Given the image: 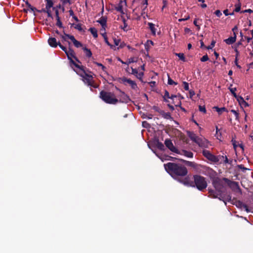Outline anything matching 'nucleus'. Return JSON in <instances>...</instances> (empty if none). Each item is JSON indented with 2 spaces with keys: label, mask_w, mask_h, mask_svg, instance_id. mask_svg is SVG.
Wrapping results in <instances>:
<instances>
[{
  "label": "nucleus",
  "mask_w": 253,
  "mask_h": 253,
  "mask_svg": "<svg viewBox=\"0 0 253 253\" xmlns=\"http://www.w3.org/2000/svg\"><path fill=\"white\" fill-rule=\"evenodd\" d=\"M64 51L65 52L68 57V59L69 61V64L70 66L74 71L76 69L78 68V67L81 66L78 64V63H80V61L76 57L75 53L73 50H69V51H66L64 50Z\"/></svg>",
  "instance_id": "39448f33"
},
{
  "label": "nucleus",
  "mask_w": 253,
  "mask_h": 253,
  "mask_svg": "<svg viewBox=\"0 0 253 253\" xmlns=\"http://www.w3.org/2000/svg\"><path fill=\"white\" fill-rule=\"evenodd\" d=\"M122 19V21L123 22L124 25L121 26V28L123 29L124 31H127V24L126 23V20L123 17V16H121Z\"/></svg>",
  "instance_id": "bb28decb"
},
{
  "label": "nucleus",
  "mask_w": 253,
  "mask_h": 253,
  "mask_svg": "<svg viewBox=\"0 0 253 253\" xmlns=\"http://www.w3.org/2000/svg\"><path fill=\"white\" fill-rule=\"evenodd\" d=\"M165 144L171 151L175 153H178L179 151L178 149L173 145L171 140L167 139L165 141Z\"/></svg>",
  "instance_id": "f8f14e48"
},
{
  "label": "nucleus",
  "mask_w": 253,
  "mask_h": 253,
  "mask_svg": "<svg viewBox=\"0 0 253 253\" xmlns=\"http://www.w3.org/2000/svg\"><path fill=\"white\" fill-rule=\"evenodd\" d=\"M183 161L188 166H189V167H192V168H194L195 169L197 168V167L198 165L194 162H190V161H185V160H183Z\"/></svg>",
  "instance_id": "393cba45"
},
{
  "label": "nucleus",
  "mask_w": 253,
  "mask_h": 253,
  "mask_svg": "<svg viewBox=\"0 0 253 253\" xmlns=\"http://www.w3.org/2000/svg\"><path fill=\"white\" fill-rule=\"evenodd\" d=\"M143 5H144V9H145L147 7V6L148 5V0H143Z\"/></svg>",
  "instance_id": "5fc2aeb1"
},
{
  "label": "nucleus",
  "mask_w": 253,
  "mask_h": 253,
  "mask_svg": "<svg viewBox=\"0 0 253 253\" xmlns=\"http://www.w3.org/2000/svg\"><path fill=\"white\" fill-rule=\"evenodd\" d=\"M238 167L240 169H245L242 165H238Z\"/></svg>",
  "instance_id": "774afa93"
},
{
  "label": "nucleus",
  "mask_w": 253,
  "mask_h": 253,
  "mask_svg": "<svg viewBox=\"0 0 253 253\" xmlns=\"http://www.w3.org/2000/svg\"><path fill=\"white\" fill-rule=\"evenodd\" d=\"M215 42L214 41H212L210 44V45L208 46V47H207L206 48L208 49H212L213 46H214L215 45Z\"/></svg>",
  "instance_id": "c03bdc74"
},
{
  "label": "nucleus",
  "mask_w": 253,
  "mask_h": 253,
  "mask_svg": "<svg viewBox=\"0 0 253 253\" xmlns=\"http://www.w3.org/2000/svg\"><path fill=\"white\" fill-rule=\"evenodd\" d=\"M237 100L240 102V101H242L243 102H245L244 100V99L241 96H237V98H236Z\"/></svg>",
  "instance_id": "bf43d9fd"
},
{
  "label": "nucleus",
  "mask_w": 253,
  "mask_h": 253,
  "mask_svg": "<svg viewBox=\"0 0 253 253\" xmlns=\"http://www.w3.org/2000/svg\"><path fill=\"white\" fill-rule=\"evenodd\" d=\"M137 61L136 58L135 57H131L125 62V64L129 65V64L133 62H136Z\"/></svg>",
  "instance_id": "c756f323"
},
{
  "label": "nucleus",
  "mask_w": 253,
  "mask_h": 253,
  "mask_svg": "<svg viewBox=\"0 0 253 253\" xmlns=\"http://www.w3.org/2000/svg\"><path fill=\"white\" fill-rule=\"evenodd\" d=\"M131 70L132 71L131 74L135 75L136 77V78H138V79H139L140 80H142V78L144 75V73H143V71L139 72L138 73L137 70L136 69H134L132 67L131 68Z\"/></svg>",
  "instance_id": "6ab92c4d"
},
{
  "label": "nucleus",
  "mask_w": 253,
  "mask_h": 253,
  "mask_svg": "<svg viewBox=\"0 0 253 253\" xmlns=\"http://www.w3.org/2000/svg\"><path fill=\"white\" fill-rule=\"evenodd\" d=\"M47 42L50 46L53 48H56L58 45H59L60 48L63 50V45L61 43V42H60V43L58 44V42L57 41V39L54 38L53 37H50L48 39Z\"/></svg>",
  "instance_id": "9d476101"
},
{
  "label": "nucleus",
  "mask_w": 253,
  "mask_h": 253,
  "mask_svg": "<svg viewBox=\"0 0 253 253\" xmlns=\"http://www.w3.org/2000/svg\"><path fill=\"white\" fill-rule=\"evenodd\" d=\"M68 40H70L74 45L78 48L82 46V44L80 42L76 40L73 36L64 34V41Z\"/></svg>",
  "instance_id": "9b49d317"
},
{
  "label": "nucleus",
  "mask_w": 253,
  "mask_h": 253,
  "mask_svg": "<svg viewBox=\"0 0 253 253\" xmlns=\"http://www.w3.org/2000/svg\"><path fill=\"white\" fill-rule=\"evenodd\" d=\"M120 42V41L119 40H114V43L116 45H118Z\"/></svg>",
  "instance_id": "0e129e2a"
},
{
  "label": "nucleus",
  "mask_w": 253,
  "mask_h": 253,
  "mask_svg": "<svg viewBox=\"0 0 253 253\" xmlns=\"http://www.w3.org/2000/svg\"><path fill=\"white\" fill-rule=\"evenodd\" d=\"M100 24V25L102 26V29H101V32H103L104 34H105V29L107 27V18L106 17H101L99 20H97V21Z\"/></svg>",
  "instance_id": "4468645a"
},
{
  "label": "nucleus",
  "mask_w": 253,
  "mask_h": 253,
  "mask_svg": "<svg viewBox=\"0 0 253 253\" xmlns=\"http://www.w3.org/2000/svg\"><path fill=\"white\" fill-rule=\"evenodd\" d=\"M148 25L149 26V28L151 32V33L153 35V36H155L156 35V31H157V29L155 27V24H154L153 23H150V22H149L148 23Z\"/></svg>",
  "instance_id": "5701e85b"
},
{
  "label": "nucleus",
  "mask_w": 253,
  "mask_h": 253,
  "mask_svg": "<svg viewBox=\"0 0 253 253\" xmlns=\"http://www.w3.org/2000/svg\"><path fill=\"white\" fill-rule=\"evenodd\" d=\"M209 59L208 56L206 54L204 55L201 59L200 60L201 62H205L208 61Z\"/></svg>",
  "instance_id": "79ce46f5"
},
{
  "label": "nucleus",
  "mask_w": 253,
  "mask_h": 253,
  "mask_svg": "<svg viewBox=\"0 0 253 253\" xmlns=\"http://www.w3.org/2000/svg\"><path fill=\"white\" fill-rule=\"evenodd\" d=\"M193 179L195 185L198 190L202 191L207 187V183L205 177L201 175H195L193 176Z\"/></svg>",
  "instance_id": "423d86ee"
},
{
  "label": "nucleus",
  "mask_w": 253,
  "mask_h": 253,
  "mask_svg": "<svg viewBox=\"0 0 253 253\" xmlns=\"http://www.w3.org/2000/svg\"><path fill=\"white\" fill-rule=\"evenodd\" d=\"M100 97L105 103L110 104H116L119 102V100L117 98L115 94L111 92L106 91H101L100 92Z\"/></svg>",
  "instance_id": "7ed1b4c3"
},
{
  "label": "nucleus",
  "mask_w": 253,
  "mask_h": 253,
  "mask_svg": "<svg viewBox=\"0 0 253 253\" xmlns=\"http://www.w3.org/2000/svg\"><path fill=\"white\" fill-rule=\"evenodd\" d=\"M179 154L181 155H183L187 158H193V153L191 151H188L186 150H182L181 152H179Z\"/></svg>",
  "instance_id": "4be33fe9"
},
{
  "label": "nucleus",
  "mask_w": 253,
  "mask_h": 253,
  "mask_svg": "<svg viewBox=\"0 0 253 253\" xmlns=\"http://www.w3.org/2000/svg\"><path fill=\"white\" fill-rule=\"evenodd\" d=\"M236 39V36L235 35L234 37H231L229 38L226 39L224 40V42L227 44H232L234 42H235Z\"/></svg>",
  "instance_id": "b1692460"
},
{
  "label": "nucleus",
  "mask_w": 253,
  "mask_h": 253,
  "mask_svg": "<svg viewBox=\"0 0 253 253\" xmlns=\"http://www.w3.org/2000/svg\"><path fill=\"white\" fill-rule=\"evenodd\" d=\"M46 13L47 14V16L48 17H52L50 9H46Z\"/></svg>",
  "instance_id": "de8ad7c7"
},
{
  "label": "nucleus",
  "mask_w": 253,
  "mask_h": 253,
  "mask_svg": "<svg viewBox=\"0 0 253 253\" xmlns=\"http://www.w3.org/2000/svg\"><path fill=\"white\" fill-rule=\"evenodd\" d=\"M223 13H224L226 16H227V15H229V13H228V10H227V9L224 10L223 11Z\"/></svg>",
  "instance_id": "338daca9"
},
{
  "label": "nucleus",
  "mask_w": 253,
  "mask_h": 253,
  "mask_svg": "<svg viewBox=\"0 0 253 253\" xmlns=\"http://www.w3.org/2000/svg\"><path fill=\"white\" fill-rule=\"evenodd\" d=\"M175 55L178 56L179 58V59L180 60H181L182 61H183V62L185 61V56H184V55L183 53H175Z\"/></svg>",
  "instance_id": "7c9ffc66"
},
{
  "label": "nucleus",
  "mask_w": 253,
  "mask_h": 253,
  "mask_svg": "<svg viewBox=\"0 0 253 253\" xmlns=\"http://www.w3.org/2000/svg\"><path fill=\"white\" fill-rule=\"evenodd\" d=\"M162 115L165 118H166L167 119H169L171 118L170 113H165V112H163V113H162Z\"/></svg>",
  "instance_id": "58836bf2"
},
{
  "label": "nucleus",
  "mask_w": 253,
  "mask_h": 253,
  "mask_svg": "<svg viewBox=\"0 0 253 253\" xmlns=\"http://www.w3.org/2000/svg\"><path fill=\"white\" fill-rule=\"evenodd\" d=\"M216 133L215 134V136L216 137V138L219 140H221V134L220 132H218V127L217 126H216Z\"/></svg>",
  "instance_id": "72a5a7b5"
},
{
  "label": "nucleus",
  "mask_w": 253,
  "mask_h": 253,
  "mask_svg": "<svg viewBox=\"0 0 253 253\" xmlns=\"http://www.w3.org/2000/svg\"><path fill=\"white\" fill-rule=\"evenodd\" d=\"M189 94H190V97H192L195 95V92L193 90H190L189 91Z\"/></svg>",
  "instance_id": "4d7b16f0"
},
{
  "label": "nucleus",
  "mask_w": 253,
  "mask_h": 253,
  "mask_svg": "<svg viewBox=\"0 0 253 253\" xmlns=\"http://www.w3.org/2000/svg\"><path fill=\"white\" fill-rule=\"evenodd\" d=\"M75 71L83 78L84 82L87 85L93 88L98 87V85L94 83L92 76L86 73L83 66L78 67V68L76 69Z\"/></svg>",
  "instance_id": "f03ea898"
},
{
  "label": "nucleus",
  "mask_w": 253,
  "mask_h": 253,
  "mask_svg": "<svg viewBox=\"0 0 253 253\" xmlns=\"http://www.w3.org/2000/svg\"><path fill=\"white\" fill-rule=\"evenodd\" d=\"M199 111L203 112L204 113H206V109L205 106L200 105L199 107Z\"/></svg>",
  "instance_id": "37998d69"
},
{
  "label": "nucleus",
  "mask_w": 253,
  "mask_h": 253,
  "mask_svg": "<svg viewBox=\"0 0 253 253\" xmlns=\"http://www.w3.org/2000/svg\"><path fill=\"white\" fill-rule=\"evenodd\" d=\"M122 81L124 83H128L131 86L132 89L134 90H136L137 89V85L134 81L126 78H123L122 79Z\"/></svg>",
  "instance_id": "dca6fc26"
},
{
  "label": "nucleus",
  "mask_w": 253,
  "mask_h": 253,
  "mask_svg": "<svg viewBox=\"0 0 253 253\" xmlns=\"http://www.w3.org/2000/svg\"><path fill=\"white\" fill-rule=\"evenodd\" d=\"M190 18L189 15H187V16H185L183 18H181L178 20L179 21H184L188 20Z\"/></svg>",
  "instance_id": "8fccbe9b"
},
{
  "label": "nucleus",
  "mask_w": 253,
  "mask_h": 253,
  "mask_svg": "<svg viewBox=\"0 0 253 253\" xmlns=\"http://www.w3.org/2000/svg\"><path fill=\"white\" fill-rule=\"evenodd\" d=\"M46 8H42V9L41 10H37L38 11V12H44V13H46Z\"/></svg>",
  "instance_id": "69168bd1"
},
{
  "label": "nucleus",
  "mask_w": 253,
  "mask_h": 253,
  "mask_svg": "<svg viewBox=\"0 0 253 253\" xmlns=\"http://www.w3.org/2000/svg\"><path fill=\"white\" fill-rule=\"evenodd\" d=\"M84 49L85 51L86 55L88 57H91L92 55L91 51L86 48H84Z\"/></svg>",
  "instance_id": "4c0bfd02"
},
{
  "label": "nucleus",
  "mask_w": 253,
  "mask_h": 253,
  "mask_svg": "<svg viewBox=\"0 0 253 253\" xmlns=\"http://www.w3.org/2000/svg\"><path fill=\"white\" fill-rule=\"evenodd\" d=\"M223 181H224L223 178L220 179L218 177H215L213 179L212 185L214 188L215 189V192H216L217 194L222 193V189L224 187Z\"/></svg>",
  "instance_id": "6e6552de"
},
{
  "label": "nucleus",
  "mask_w": 253,
  "mask_h": 253,
  "mask_svg": "<svg viewBox=\"0 0 253 253\" xmlns=\"http://www.w3.org/2000/svg\"><path fill=\"white\" fill-rule=\"evenodd\" d=\"M46 9H50V8L53 6V2L51 0H46Z\"/></svg>",
  "instance_id": "c85d7f7f"
},
{
  "label": "nucleus",
  "mask_w": 253,
  "mask_h": 253,
  "mask_svg": "<svg viewBox=\"0 0 253 253\" xmlns=\"http://www.w3.org/2000/svg\"><path fill=\"white\" fill-rule=\"evenodd\" d=\"M229 89L230 91H231V92L233 95V96L237 98V95H236V93H235V91H236V87H233V88L229 87Z\"/></svg>",
  "instance_id": "c9c22d12"
},
{
  "label": "nucleus",
  "mask_w": 253,
  "mask_h": 253,
  "mask_svg": "<svg viewBox=\"0 0 253 253\" xmlns=\"http://www.w3.org/2000/svg\"><path fill=\"white\" fill-rule=\"evenodd\" d=\"M158 147L160 149H163L164 146V145L163 144V143H158Z\"/></svg>",
  "instance_id": "603ef678"
},
{
  "label": "nucleus",
  "mask_w": 253,
  "mask_h": 253,
  "mask_svg": "<svg viewBox=\"0 0 253 253\" xmlns=\"http://www.w3.org/2000/svg\"><path fill=\"white\" fill-rule=\"evenodd\" d=\"M242 12H243V13L248 12V13H251L253 12V10L251 9H246V10L243 11Z\"/></svg>",
  "instance_id": "6e6d98bb"
},
{
  "label": "nucleus",
  "mask_w": 253,
  "mask_h": 253,
  "mask_svg": "<svg viewBox=\"0 0 253 253\" xmlns=\"http://www.w3.org/2000/svg\"><path fill=\"white\" fill-rule=\"evenodd\" d=\"M224 158H221L218 163H222V162L227 164L228 163V159L226 156H222Z\"/></svg>",
  "instance_id": "e433bc0d"
},
{
  "label": "nucleus",
  "mask_w": 253,
  "mask_h": 253,
  "mask_svg": "<svg viewBox=\"0 0 253 253\" xmlns=\"http://www.w3.org/2000/svg\"><path fill=\"white\" fill-rule=\"evenodd\" d=\"M119 102L127 103L130 101L129 97L124 92H121L118 96Z\"/></svg>",
  "instance_id": "ddd939ff"
},
{
  "label": "nucleus",
  "mask_w": 253,
  "mask_h": 253,
  "mask_svg": "<svg viewBox=\"0 0 253 253\" xmlns=\"http://www.w3.org/2000/svg\"><path fill=\"white\" fill-rule=\"evenodd\" d=\"M75 28L78 29L79 31H82V25L80 24H78L75 25Z\"/></svg>",
  "instance_id": "49530a36"
},
{
  "label": "nucleus",
  "mask_w": 253,
  "mask_h": 253,
  "mask_svg": "<svg viewBox=\"0 0 253 253\" xmlns=\"http://www.w3.org/2000/svg\"><path fill=\"white\" fill-rule=\"evenodd\" d=\"M124 5H126V2L121 0L117 6H114V8L117 11L120 12L122 14H124V12L123 11V7Z\"/></svg>",
  "instance_id": "f3484780"
},
{
  "label": "nucleus",
  "mask_w": 253,
  "mask_h": 253,
  "mask_svg": "<svg viewBox=\"0 0 253 253\" xmlns=\"http://www.w3.org/2000/svg\"><path fill=\"white\" fill-rule=\"evenodd\" d=\"M213 109L215 110V111L218 112V113L220 115L223 112L226 111V109L225 107L219 108L218 107H214L213 108Z\"/></svg>",
  "instance_id": "a878e982"
},
{
  "label": "nucleus",
  "mask_w": 253,
  "mask_h": 253,
  "mask_svg": "<svg viewBox=\"0 0 253 253\" xmlns=\"http://www.w3.org/2000/svg\"><path fill=\"white\" fill-rule=\"evenodd\" d=\"M235 7H236V8L235 9V11L237 12H239L241 9V3H239L238 4H236L235 5Z\"/></svg>",
  "instance_id": "a19ab883"
},
{
  "label": "nucleus",
  "mask_w": 253,
  "mask_h": 253,
  "mask_svg": "<svg viewBox=\"0 0 253 253\" xmlns=\"http://www.w3.org/2000/svg\"><path fill=\"white\" fill-rule=\"evenodd\" d=\"M203 155L209 161L214 163H218L221 158H224L222 156H216L207 150H203Z\"/></svg>",
  "instance_id": "1a4fd4ad"
},
{
  "label": "nucleus",
  "mask_w": 253,
  "mask_h": 253,
  "mask_svg": "<svg viewBox=\"0 0 253 253\" xmlns=\"http://www.w3.org/2000/svg\"><path fill=\"white\" fill-rule=\"evenodd\" d=\"M166 171L172 177L184 176L187 174V169L182 165L173 163H168L164 165Z\"/></svg>",
  "instance_id": "f257e3e1"
},
{
  "label": "nucleus",
  "mask_w": 253,
  "mask_h": 253,
  "mask_svg": "<svg viewBox=\"0 0 253 253\" xmlns=\"http://www.w3.org/2000/svg\"><path fill=\"white\" fill-rule=\"evenodd\" d=\"M188 136L191 140L197 144L200 147L207 148L211 145L207 139L205 138L199 137L194 133L189 132Z\"/></svg>",
  "instance_id": "20e7f679"
},
{
  "label": "nucleus",
  "mask_w": 253,
  "mask_h": 253,
  "mask_svg": "<svg viewBox=\"0 0 253 253\" xmlns=\"http://www.w3.org/2000/svg\"><path fill=\"white\" fill-rule=\"evenodd\" d=\"M235 65L237 66V67L239 68V69H241V67L240 65H239L238 64V59H237V58L236 57V59H235Z\"/></svg>",
  "instance_id": "864d4df0"
},
{
  "label": "nucleus",
  "mask_w": 253,
  "mask_h": 253,
  "mask_svg": "<svg viewBox=\"0 0 253 253\" xmlns=\"http://www.w3.org/2000/svg\"><path fill=\"white\" fill-rule=\"evenodd\" d=\"M53 9L55 10V12L56 18V20H57V22L56 23V26H57L59 28L63 27L62 23L61 21L60 20V17L59 16V12H58V9L55 8V7H53Z\"/></svg>",
  "instance_id": "412c9836"
},
{
  "label": "nucleus",
  "mask_w": 253,
  "mask_h": 253,
  "mask_svg": "<svg viewBox=\"0 0 253 253\" xmlns=\"http://www.w3.org/2000/svg\"><path fill=\"white\" fill-rule=\"evenodd\" d=\"M223 180L231 188L239 189L238 184L237 182L231 181L226 178H223Z\"/></svg>",
  "instance_id": "a211bd4d"
},
{
  "label": "nucleus",
  "mask_w": 253,
  "mask_h": 253,
  "mask_svg": "<svg viewBox=\"0 0 253 253\" xmlns=\"http://www.w3.org/2000/svg\"><path fill=\"white\" fill-rule=\"evenodd\" d=\"M214 13L218 17H220V16L222 15V13L219 10H216Z\"/></svg>",
  "instance_id": "3c124183"
},
{
  "label": "nucleus",
  "mask_w": 253,
  "mask_h": 253,
  "mask_svg": "<svg viewBox=\"0 0 253 253\" xmlns=\"http://www.w3.org/2000/svg\"><path fill=\"white\" fill-rule=\"evenodd\" d=\"M25 4H26V6H27L29 8H30V9L32 11H35V10H37V9L35 7H34L32 6L30 4V3H29V2H28L27 0H26V1H25Z\"/></svg>",
  "instance_id": "473e14b6"
},
{
  "label": "nucleus",
  "mask_w": 253,
  "mask_h": 253,
  "mask_svg": "<svg viewBox=\"0 0 253 253\" xmlns=\"http://www.w3.org/2000/svg\"><path fill=\"white\" fill-rule=\"evenodd\" d=\"M231 112H232L236 116V117H238V113L235 110H231Z\"/></svg>",
  "instance_id": "e2e57ef3"
},
{
  "label": "nucleus",
  "mask_w": 253,
  "mask_h": 253,
  "mask_svg": "<svg viewBox=\"0 0 253 253\" xmlns=\"http://www.w3.org/2000/svg\"><path fill=\"white\" fill-rule=\"evenodd\" d=\"M102 35L104 36V39H105V42L109 46H112V45L110 44V43L109 42L108 40H107V37L105 36V34H104V32L102 33Z\"/></svg>",
  "instance_id": "09e8293b"
},
{
  "label": "nucleus",
  "mask_w": 253,
  "mask_h": 253,
  "mask_svg": "<svg viewBox=\"0 0 253 253\" xmlns=\"http://www.w3.org/2000/svg\"><path fill=\"white\" fill-rule=\"evenodd\" d=\"M69 14L70 16H74V11L72 10V9H70L69 11Z\"/></svg>",
  "instance_id": "680f3d73"
},
{
  "label": "nucleus",
  "mask_w": 253,
  "mask_h": 253,
  "mask_svg": "<svg viewBox=\"0 0 253 253\" xmlns=\"http://www.w3.org/2000/svg\"><path fill=\"white\" fill-rule=\"evenodd\" d=\"M154 44L153 42L152 41H150V40H148L147 41L146 43H145V48L147 50H148L149 49V47L151 46V45H153Z\"/></svg>",
  "instance_id": "2f4dec72"
},
{
  "label": "nucleus",
  "mask_w": 253,
  "mask_h": 253,
  "mask_svg": "<svg viewBox=\"0 0 253 253\" xmlns=\"http://www.w3.org/2000/svg\"><path fill=\"white\" fill-rule=\"evenodd\" d=\"M96 64L99 66H100L101 67L102 69L103 70H104V69H105V67L101 63H96Z\"/></svg>",
  "instance_id": "052dcab7"
},
{
  "label": "nucleus",
  "mask_w": 253,
  "mask_h": 253,
  "mask_svg": "<svg viewBox=\"0 0 253 253\" xmlns=\"http://www.w3.org/2000/svg\"><path fill=\"white\" fill-rule=\"evenodd\" d=\"M89 31L91 32V33L95 38H96L97 37V31L95 28H90L89 29Z\"/></svg>",
  "instance_id": "cd10ccee"
},
{
  "label": "nucleus",
  "mask_w": 253,
  "mask_h": 253,
  "mask_svg": "<svg viewBox=\"0 0 253 253\" xmlns=\"http://www.w3.org/2000/svg\"><path fill=\"white\" fill-rule=\"evenodd\" d=\"M53 37L57 39L58 44H59L60 42L62 43L63 42V34L59 32L57 30L54 31L53 32Z\"/></svg>",
  "instance_id": "2eb2a0df"
},
{
  "label": "nucleus",
  "mask_w": 253,
  "mask_h": 253,
  "mask_svg": "<svg viewBox=\"0 0 253 253\" xmlns=\"http://www.w3.org/2000/svg\"><path fill=\"white\" fill-rule=\"evenodd\" d=\"M149 84H150V85L151 87H153L155 85L156 82L154 81H152V82H149Z\"/></svg>",
  "instance_id": "13d9d810"
},
{
  "label": "nucleus",
  "mask_w": 253,
  "mask_h": 253,
  "mask_svg": "<svg viewBox=\"0 0 253 253\" xmlns=\"http://www.w3.org/2000/svg\"><path fill=\"white\" fill-rule=\"evenodd\" d=\"M209 192L210 194V196L213 198H218L220 200L222 201L225 204H226L227 202L231 201V196L230 194L222 195V193L217 194L216 192H214L213 190H209Z\"/></svg>",
  "instance_id": "0eeeda50"
},
{
  "label": "nucleus",
  "mask_w": 253,
  "mask_h": 253,
  "mask_svg": "<svg viewBox=\"0 0 253 253\" xmlns=\"http://www.w3.org/2000/svg\"><path fill=\"white\" fill-rule=\"evenodd\" d=\"M183 85H184V88L186 90H189V84H188V83L186 82H184L183 83Z\"/></svg>",
  "instance_id": "a18cd8bd"
},
{
  "label": "nucleus",
  "mask_w": 253,
  "mask_h": 253,
  "mask_svg": "<svg viewBox=\"0 0 253 253\" xmlns=\"http://www.w3.org/2000/svg\"><path fill=\"white\" fill-rule=\"evenodd\" d=\"M168 83L169 85H176L177 83L174 82L169 76H168Z\"/></svg>",
  "instance_id": "f704fd0d"
},
{
  "label": "nucleus",
  "mask_w": 253,
  "mask_h": 253,
  "mask_svg": "<svg viewBox=\"0 0 253 253\" xmlns=\"http://www.w3.org/2000/svg\"><path fill=\"white\" fill-rule=\"evenodd\" d=\"M170 98V96H169V92L168 91L166 90L165 92V94H164V100L165 101H167V100L166 98Z\"/></svg>",
  "instance_id": "ea45409f"
},
{
  "label": "nucleus",
  "mask_w": 253,
  "mask_h": 253,
  "mask_svg": "<svg viewBox=\"0 0 253 253\" xmlns=\"http://www.w3.org/2000/svg\"><path fill=\"white\" fill-rule=\"evenodd\" d=\"M236 205L238 208L241 209V210H245L247 212H249L251 211L248 208V206L241 201H237L236 202Z\"/></svg>",
  "instance_id": "aec40b11"
}]
</instances>
